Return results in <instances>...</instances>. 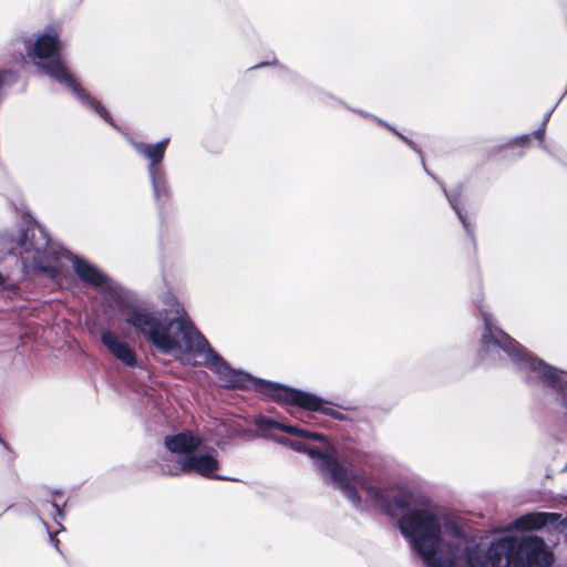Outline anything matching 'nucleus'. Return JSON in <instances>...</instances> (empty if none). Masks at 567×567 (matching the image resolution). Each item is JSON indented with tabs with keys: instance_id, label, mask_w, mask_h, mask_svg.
Segmentation results:
<instances>
[{
	"instance_id": "nucleus-17",
	"label": "nucleus",
	"mask_w": 567,
	"mask_h": 567,
	"mask_svg": "<svg viewBox=\"0 0 567 567\" xmlns=\"http://www.w3.org/2000/svg\"><path fill=\"white\" fill-rule=\"evenodd\" d=\"M52 507L58 512V514H59V515H61V514H62V513H61V508H60L59 504H56V503H52Z\"/></svg>"
},
{
	"instance_id": "nucleus-15",
	"label": "nucleus",
	"mask_w": 567,
	"mask_h": 567,
	"mask_svg": "<svg viewBox=\"0 0 567 567\" xmlns=\"http://www.w3.org/2000/svg\"><path fill=\"white\" fill-rule=\"evenodd\" d=\"M544 134H545V130L544 128H540V130L535 132L536 138L539 140V141H543Z\"/></svg>"
},
{
	"instance_id": "nucleus-8",
	"label": "nucleus",
	"mask_w": 567,
	"mask_h": 567,
	"mask_svg": "<svg viewBox=\"0 0 567 567\" xmlns=\"http://www.w3.org/2000/svg\"><path fill=\"white\" fill-rule=\"evenodd\" d=\"M169 140L165 138L156 144H146L132 141L131 144L135 152L148 159V174L153 185V192L156 199L166 196V182L163 172L157 167L163 161Z\"/></svg>"
},
{
	"instance_id": "nucleus-10",
	"label": "nucleus",
	"mask_w": 567,
	"mask_h": 567,
	"mask_svg": "<svg viewBox=\"0 0 567 567\" xmlns=\"http://www.w3.org/2000/svg\"><path fill=\"white\" fill-rule=\"evenodd\" d=\"M76 276L85 284L103 291H115L113 281L94 265L78 256L71 258Z\"/></svg>"
},
{
	"instance_id": "nucleus-2",
	"label": "nucleus",
	"mask_w": 567,
	"mask_h": 567,
	"mask_svg": "<svg viewBox=\"0 0 567 567\" xmlns=\"http://www.w3.org/2000/svg\"><path fill=\"white\" fill-rule=\"evenodd\" d=\"M166 305H175L176 319H167L162 311H154L143 306L127 307L123 315L125 323L135 333L144 337L162 353H172L183 364H193V353L203 357V363L214 371L225 388H256L284 403L301 409L322 412L336 419L340 413L326 405L322 399L308 392L279 384L265 383L254 377L231 369L209 346L204 336L185 318L184 309L174 296H168Z\"/></svg>"
},
{
	"instance_id": "nucleus-7",
	"label": "nucleus",
	"mask_w": 567,
	"mask_h": 567,
	"mask_svg": "<svg viewBox=\"0 0 567 567\" xmlns=\"http://www.w3.org/2000/svg\"><path fill=\"white\" fill-rule=\"evenodd\" d=\"M219 468L218 452L212 446H207L203 443L202 447L193 455L178 460L173 465H162V472L168 475H179L186 472H195L204 477L208 478H220L215 475V472Z\"/></svg>"
},
{
	"instance_id": "nucleus-5",
	"label": "nucleus",
	"mask_w": 567,
	"mask_h": 567,
	"mask_svg": "<svg viewBox=\"0 0 567 567\" xmlns=\"http://www.w3.org/2000/svg\"><path fill=\"white\" fill-rule=\"evenodd\" d=\"M0 241L4 249L20 258L25 272L40 271L56 279L70 259L50 241L47 231L40 226L27 224L12 234L1 235Z\"/></svg>"
},
{
	"instance_id": "nucleus-9",
	"label": "nucleus",
	"mask_w": 567,
	"mask_h": 567,
	"mask_svg": "<svg viewBox=\"0 0 567 567\" xmlns=\"http://www.w3.org/2000/svg\"><path fill=\"white\" fill-rule=\"evenodd\" d=\"M551 561L553 556L542 538L527 536L518 539L515 537V567L532 565L547 567Z\"/></svg>"
},
{
	"instance_id": "nucleus-4",
	"label": "nucleus",
	"mask_w": 567,
	"mask_h": 567,
	"mask_svg": "<svg viewBox=\"0 0 567 567\" xmlns=\"http://www.w3.org/2000/svg\"><path fill=\"white\" fill-rule=\"evenodd\" d=\"M485 332L482 336V351L491 360H501L506 355L517 367L528 383L543 384L556 395L564 415L567 417V371L559 370L534 358L514 339L498 328L493 317L482 311Z\"/></svg>"
},
{
	"instance_id": "nucleus-11",
	"label": "nucleus",
	"mask_w": 567,
	"mask_h": 567,
	"mask_svg": "<svg viewBox=\"0 0 567 567\" xmlns=\"http://www.w3.org/2000/svg\"><path fill=\"white\" fill-rule=\"evenodd\" d=\"M204 439L190 431L181 432L174 435H168L164 440V445L173 454L184 460L187 456L197 452L202 447Z\"/></svg>"
},
{
	"instance_id": "nucleus-16",
	"label": "nucleus",
	"mask_w": 567,
	"mask_h": 567,
	"mask_svg": "<svg viewBox=\"0 0 567 567\" xmlns=\"http://www.w3.org/2000/svg\"><path fill=\"white\" fill-rule=\"evenodd\" d=\"M7 280V276L0 272V286H2Z\"/></svg>"
},
{
	"instance_id": "nucleus-12",
	"label": "nucleus",
	"mask_w": 567,
	"mask_h": 567,
	"mask_svg": "<svg viewBox=\"0 0 567 567\" xmlns=\"http://www.w3.org/2000/svg\"><path fill=\"white\" fill-rule=\"evenodd\" d=\"M101 341L114 358L121 361L126 367L137 365V355L134 349L121 340V338L113 331L106 329L101 332Z\"/></svg>"
},
{
	"instance_id": "nucleus-1",
	"label": "nucleus",
	"mask_w": 567,
	"mask_h": 567,
	"mask_svg": "<svg viewBox=\"0 0 567 567\" xmlns=\"http://www.w3.org/2000/svg\"><path fill=\"white\" fill-rule=\"evenodd\" d=\"M389 515L399 517V528L429 567L515 566V537H503L488 549L470 544L460 526L440 514L420 496L405 489H383L377 501Z\"/></svg>"
},
{
	"instance_id": "nucleus-14",
	"label": "nucleus",
	"mask_w": 567,
	"mask_h": 567,
	"mask_svg": "<svg viewBox=\"0 0 567 567\" xmlns=\"http://www.w3.org/2000/svg\"><path fill=\"white\" fill-rule=\"evenodd\" d=\"M444 193H446V192L444 190ZM445 195H446V197H447V199H449V202H450L451 206H452V207H453V209L456 212V214H457V216H458L460 220L462 221L463 226L465 227V229H466L467 231H470L468 223H467V220H466L465 216L462 214V212L460 210V208H458V206H457V199H456V197H455L454 195H453V196H449L447 194H445Z\"/></svg>"
},
{
	"instance_id": "nucleus-13",
	"label": "nucleus",
	"mask_w": 567,
	"mask_h": 567,
	"mask_svg": "<svg viewBox=\"0 0 567 567\" xmlns=\"http://www.w3.org/2000/svg\"><path fill=\"white\" fill-rule=\"evenodd\" d=\"M556 514L551 513H529L520 516L514 522V527L522 530L539 529L548 523L555 522Z\"/></svg>"
},
{
	"instance_id": "nucleus-6",
	"label": "nucleus",
	"mask_w": 567,
	"mask_h": 567,
	"mask_svg": "<svg viewBox=\"0 0 567 567\" xmlns=\"http://www.w3.org/2000/svg\"><path fill=\"white\" fill-rule=\"evenodd\" d=\"M61 50L62 45L59 41L58 34L55 32H49L37 38L32 47L28 48V54L34 60V64L48 76L61 84L70 86L80 101L90 106L102 118L113 125L107 111L99 102L93 100L84 90H82L72 78L62 61L60 54Z\"/></svg>"
},
{
	"instance_id": "nucleus-3",
	"label": "nucleus",
	"mask_w": 567,
	"mask_h": 567,
	"mask_svg": "<svg viewBox=\"0 0 567 567\" xmlns=\"http://www.w3.org/2000/svg\"><path fill=\"white\" fill-rule=\"evenodd\" d=\"M255 423L259 430L275 427L297 435L299 439L281 440L280 442L296 451L308 453L315 461L318 471L353 505L358 506L360 504L362 495L374 503L382 501L383 489L339 463L336 458L334 447L323 435L305 427L286 425L268 416H259Z\"/></svg>"
}]
</instances>
